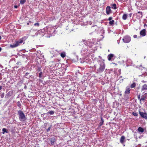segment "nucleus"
Segmentation results:
<instances>
[{"label":"nucleus","mask_w":147,"mask_h":147,"mask_svg":"<svg viewBox=\"0 0 147 147\" xmlns=\"http://www.w3.org/2000/svg\"><path fill=\"white\" fill-rule=\"evenodd\" d=\"M103 61L98 60L97 61L98 64H96L94 65L95 69H96L98 66H99L98 68L96 69V73H100L102 72L105 68V64Z\"/></svg>","instance_id":"nucleus-1"},{"label":"nucleus","mask_w":147,"mask_h":147,"mask_svg":"<svg viewBox=\"0 0 147 147\" xmlns=\"http://www.w3.org/2000/svg\"><path fill=\"white\" fill-rule=\"evenodd\" d=\"M18 114L19 115V120L20 121H24L26 120V117L22 111L21 110L18 111Z\"/></svg>","instance_id":"nucleus-2"},{"label":"nucleus","mask_w":147,"mask_h":147,"mask_svg":"<svg viewBox=\"0 0 147 147\" xmlns=\"http://www.w3.org/2000/svg\"><path fill=\"white\" fill-rule=\"evenodd\" d=\"M122 40L125 43H129L131 40V37L129 36L126 35L123 37Z\"/></svg>","instance_id":"nucleus-3"},{"label":"nucleus","mask_w":147,"mask_h":147,"mask_svg":"<svg viewBox=\"0 0 147 147\" xmlns=\"http://www.w3.org/2000/svg\"><path fill=\"white\" fill-rule=\"evenodd\" d=\"M23 42V40H20L19 41H16L15 44L11 45L10 47L12 48H14L20 45V44L22 43Z\"/></svg>","instance_id":"nucleus-4"},{"label":"nucleus","mask_w":147,"mask_h":147,"mask_svg":"<svg viewBox=\"0 0 147 147\" xmlns=\"http://www.w3.org/2000/svg\"><path fill=\"white\" fill-rule=\"evenodd\" d=\"M139 113L141 117L145 119H147V114L146 113L139 111Z\"/></svg>","instance_id":"nucleus-5"},{"label":"nucleus","mask_w":147,"mask_h":147,"mask_svg":"<svg viewBox=\"0 0 147 147\" xmlns=\"http://www.w3.org/2000/svg\"><path fill=\"white\" fill-rule=\"evenodd\" d=\"M140 34L141 36H144L146 35V30L145 29H143L140 32Z\"/></svg>","instance_id":"nucleus-6"},{"label":"nucleus","mask_w":147,"mask_h":147,"mask_svg":"<svg viewBox=\"0 0 147 147\" xmlns=\"http://www.w3.org/2000/svg\"><path fill=\"white\" fill-rule=\"evenodd\" d=\"M13 93V91L12 90H11L9 91L6 95V97L7 98L9 97L12 95Z\"/></svg>","instance_id":"nucleus-7"},{"label":"nucleus","mask_w":147,"mask_h":147,"mask_svg":"<svg viewBox=\"0 0 147 147\" xmlns=\"http://www.w3.org/2000/svg\"><path fill=\"white\" fill-rule=\"evenodd\" d=\"M125 139V138L124 136H121V137L120 139V142L121 144H123L124 142Z\"/></svg>","instance_id":"nucleus-8"},{"label":"nucleus","mask_w":147,"mask_h":147,"mask_svg":"<svg viewBox=\"0 0 147 147\" xmlns=\"http://www.w3.org/2000/svg\"><path fill=\"white\" fill-rule=\"evenodd\" d=\"M106 11L107 14H109L111 12V7L108 6L106 8Z\"/></svg>","instance_id":"nucleus-9"},{"label":"nucleus","mask_w":147,"mask_h":147,"mask_svg":"<svg viewBox=\"0 0 147 147\" xmlns=\"http://www.w3.org/2000/svg\"><path fill=\"white\" fill-rule=\"evenodd\" d=\"M147 90V85L146 84H144L142 87L141 88V91H144Z\"/></svg>","instance_id":"nucleus-10"},{"label":"nucleus","mask_w":147,"mask_h":147,"mask_svg":"<svg viewBox=\"0 0 147 147\" xmlns=\"http://www.w3.org/2000/svg\"><path fill=\"white\" fill-rule=\"evenodd\" d=\"M114 56V55L113 54H109L107 56L108 60L109 61H111L112 58Z\"/></svg>","instance_id":"nucleus-11"},{"label":"nucleus","mask_w":147,"mask_h":147,"mask_svg":"<svg viewBox=\"0 0 147 147\" xmlns=\"http://www.w3.org/2000/svg\"><path fill=\"white\" fill-rule=\"evenodd\" d=\"M130 89L129 87H127L126 89L125 93V94H129L130 93Z\"/></svg>","instance_id":"nucleus-12"},{"label":"nucleus","mask_w":147,"mask_h":147,"mask_svg":"<svg viewBox=\"0 0 147 147\" xmlns=\"http://www.w3.org/2000/svg\"><path fill=\"white\" fill-rule=\"evenodd\" d=\"M138 132L143 133L144 131V130L142 127H139L138 129Z\"/></svg>","instance_id":"nucleus-13"},{"label":"nucleus","mask_w":147,"mask_h":147,"mask_svg":"<svg viewBox=\"0 0 147 147\" xmlns=\"http://www.w3.org/2000/svg\"><path fill=\"white\" fill-rule=\"evenodd\" d=\"M55 141V139L54 138H52L51 139V144L53 145L54 144V142Z\"/></svg>","instance_id":"nucleus-14"},{"label":"nucleus","mask_w":147,"mask_h":147,"mask_svg":"<svg viewBox=\"0 0 147 147\" xmlns=\"http://www.w3.org/2000/svg\"><path fill=\"white\" fill-rule=\"evenodd\" d=\"M138 13H140V15H138V18L140 19L142 17V12L141 11H138Z\"/></svg>","instance_id":"nucleus-15"},{"label":"nucleus","mask_w":147,"mask_h":147,"mask_svg":"<svg viewBox=\"0 0 147 147\" xmlns=\"http://www.w3.org/2000/svg\"><path fill=\"white\" fill-rule=\"evenodd\" d=\"M146 99V96H142L141 99L140 100V102H141L142 101H143L144 102V100H145Z\"/></svg>","instance_id":"nucleus-16"},{"label":"nucleus","mask_w":147,"mask_h":147,"mask_svg":"<svg viewBox=\"0 0 147 147\" xmlns=\"http://www.w3.org/2000/svg\"><path fill=\"white\" fill-rule=\"evenodd\" d=\"M127 18V15L126 14H124L122 16V19L123 20H126Z\"/></svg>","instance_id":"nucleus-17"},{"label":"nucleus","mask_w":147,"mask_h":147,"mask_svg":"<svg viewBox=\"0 0 147 147\" xmlns=\"http://www.w3.org/2000/svg\"><path fill=\"white\" fill-rule=\"evenodd\" d=\"M111 8H112L114 9H116L117 8L116 4L115 3L111 5Z\"/></svg>","instance_id":"nucleus-18"},{"label":"nucleus","mask_w":147,"mask_h":147,"mask_svg":"<svg viewBox=\"0 0 147 147\" xmlns=\"http://www.w3.org/2000/svg\"><path fill=\"white\" fill-rule=\"evenodd\" d=\"M2 133L3 134H4L5 133H7L8 132L7 129L5 128H3L2 129Z\"/></svg>","instance_id":"nucleus-19"},{"label":"nucleus","mask_w":147,"mask_h":147,"mask_svg":"<svg viewBox=\"0 0 147 147\" xmlns=\"http://www.w3.org/2000/svg\"><path fill=\"white\" fill-rule=\"evenodd\" d=\"M100 119H101V121L100 123V126H101L103 124L104 120H103V118L102 117H101Z\"/></svg>","instance_id":"nucleus-20"},{"label":"nucleus","mask_w":147,"mask_h":147,"mask_svg":"<svg viewBox=\"0 0 147 147\" xmlns=\"http://www.w3.org/2000/svg\"><path fill=\"white\" fill-rule=\"evenodd\" d=\"M136 86V84L135 82H134L131 85L130 87L131 88H134Z\"/></svg>","instance_id":"nucleus-21"},{"label":"nucleus","mask_w":147,"mask_h":147,"mask_svg":"<svg viewBox=\"0 0 147 147\" xmlns=\"http://www.w3.org/2000/svg\"><path fill=\"white\" fill-rule=\"evenodd\" d=\"M55 113V111H49V112H48V114H49L50 115H53Z\"/></svg>","instance_id":"nucleus-22"},{"label":"nucleus","mask_w":147,"mask_h":147,"mask_svg":"<svg viewBox=\"0 0 147 147\" xmlns=\"http://www.w3.org/2000/svg\"><path fill=\"white\" fill-rule=\"evenodd\" d=\"M61 56L62 58H64L65 57V52H63L61 54Z\"/></svg>","instance_id":"nucleus-23"},{"label":"nucleus","mask_w":147,"mask_h":147,"mask_svg":"<svg viewBox=\"0 0 147 147\" xmlns=\"http://www.w3.org/2000/svg\"><path fill=\"white\" fill-rule=\"evenodd\" d=\"M114 20H112L110 21L109 22V24L111 25H112L113 24H114Z\"/></svg>","instance_id":"nucleus-24"},{"label":"nucleus","mask_w":147,"mask_h":147,"mask_svg":"<svg viewBox=\"0 0 147 147\" xmlns=\"http://www.w3.org/2000/svg\"><path fill=\"white\" fill-rule=\"evenodd\" d=\"M26 1V0H20V2L21 4H23Z\"/></svg>","instance_id":"nucleus-25"},{"label":"nucleus","mask_w":147,"mask_h":147,"mask_svg":"<svg viewBox=\"0 0 147 147\" xmlns=\"http://www.w3.org/2000/svg\"><path fill=\"white\" fill-rule=\"evenodd\" d=\"M17 104L18 106L20 107H20L21 106V104L20 102L19 101H18L17 102Z\"/></svg>","instance_id":"nucleus-26"},{"label":"nucleus","mask_w":147,"mask_h":147,"mask_svg":"<svg viewBox=\"0 0 147 147\" xmlns=\"http://www.w3.org/2000/svg\"><path fill=\"white\" fill-rule=\"evenodd\" d=\"M132 114L134 116L137 117L138 116V113H135L134 112H133L132 113Z\"/></svg>","instance_id":"nucleus-27"},{"label":"nucleus","mask_w":147,"mask_h":147,"mask_svg":"<svg viewBox=\"0 0 147 147\" xmlns=\"http://www.w3.org/2000/svg\"><path fill=\"white\" fill-rule=\"evenodd\" d=\"M34 25L36 26H39V24L38 23H35Z\"/></svg>","instance_id":"nucleus-28"},{"label":"nucleus","mask_w":147,"mask_h":147,"mask_svg":"<svg viewBox=\"0 0 147 147\" xmlns=\"http://www.w3.org/2000/svg\"><path fill=\"white\" fill-rule=\"evenodd\" d=\"M52 127V125H51L47 129V132L49 131L50 130V129Z\"/></svg>","instance_id":"nucleus-29"},{"label":"nucleus","mask_w":147,"mask_h":147,"mask_svg":"<svg viewBox=\"0 0 147 147\" xmlns=\"http://www.w3.org/2000/svg\"><path fill=\"white\" fill-rule=\"evenodd\" d=\"M42 74V72H40L39 73V77L40 78H41V77Z\"/></svg>","instance_id":"nucleus-30"},{"label":"nucleus","mask_w":147,"mask_h":147,"mask_svg":"<svg viewBox=\"0 0 147 147\" xmlns=\"http://www.w3.org/2000/svg\"><path fill=\"white\" fill-rule=\"evenodd\" d=\"M4 94L3 93L1 94V98H3L4 97Z\"/></svg>","instance_id":"nucleus-31"},{"label":"nucleus","mask_w":147,"mask_h":147,"mask_svg":"<svg viewBox=\"0 0 147 147\" xmlns=\"http://www.w3.org/2000/svg\"><path fill=\"white\" fill-rule=\"evenodd\" d=\"M112 19V17H110L109 18L108 20L109 21H111Z\"/></svg>","instance_id":"nucleus-32"},{"label":"nucleus","mask_w":147,"mask_h":147,"mask_svg":"<svg viewBox=\"0 0 147 147\" xmlns=\"http://www.w3.org/2000/svg\"><path fill=\"white\" fill-rule=\"evenodd\" d=\"M133 37L134 38H136L137 37V36L136 35H134Z\"/></svg>","instance_id":"nucleus-33"},{"label":"nucleus","mask_w":147,"mask_h":147,"mask_svg":"<svg viewBox=\"0 0 147 147\" xmlns=\"http://www.w3.org/2000/svg\"><path fill=\"white\" fill-rule=\"evenodd\" d=\"M132 15V13H129V16H130V17H131V16Z\"/></svg>","instance_id":"nucleus-34"},{"label":"nucleus","mask_w":147,"mask_h":147,"mask_svg":"<svg viewBox=\"0 0 147 147\" xmlns=\"http://www.w3.org/2000/svg\"><path fill=\"white\" fill-rule=\"evenodd\" d=\"M14 7L15 8H18V6L17 5H16L14 6Z\"/></svg>","instance_id":"nucleus-35"},{"label":"nucleus","mask_w":147,"mask_h":147,"mask_svg":"<svg viewBox=\"0 0 147 147\" xmlns=\"http://www.w3.org/2000/svg\"><path fill=\"white\" fill-rule=\"evenodd\" d=\"M28 74H29V73H26V75H26V76H28Z\"/></svg>","instance_id":"nucleus-36"},{"label":"nucleus","mask_w":147,"mask_h":147,"mask_svg":"<svg viewBox=\"0 0 147 147\" xmlns=\"http://www.w3.org/2000/svg\"><path fill=\"white\" fill-rule=\"evenodd\" d=\"M2 88V86H0V90H1Z\"/></svg>","instance_id":"nucleus-37"},{"label":"nucleus","mask_w":147,"mask_h":147,"mask_svg":"<svg viewBox=\"0 0 147 147\" xmlns=\"http://www.w3.org/2000/svg\"><path fill=\"white\" fill-rule=\"evenodd\" d=\"M138 98L139 99H140V96H138Z\"/></svg>","instance_id":"nucleus-38"},{"label":"nucleus","mask_w":147,"mask_h":147,"mask_svg":"<svg viewBox=\"0 0 147 147\" xmlns=\"http://www.w3.org/2000/svg\"><path fill=\"white\" fill-rule=\"evenodd\" d=\"M1 50H2L1 48V47H0V51H1Z\"/></svg>","instance_id":"nucleus-39"},{"label":"nucleus","mask_w":147,"mask_h":147,"mask_svg":"<svg viewBox=\"0 0 147 147\" xmlns=\"http://www.w3.org/2000/svg\"><path fill=\"white\" fill-rule=\"evenodd\" d=\"M1 36H0V40L1 39Z\"/></svg>","instance_id":"nucleus-40"},{"label":"nucleus","mask_w":147,"mask_h":147,"mask_svg":"<svg viewBox=\"0 0 147 147\" xmlns=\"http://www.w3.org/2000/svg\"><path fill=\"white\" fill-rule=\"evenodd\" d=\"M27 24L28 25V24H29V23H27Z\"/></svg>","instance_id":"nucleus-41"}]
</instances>
